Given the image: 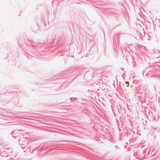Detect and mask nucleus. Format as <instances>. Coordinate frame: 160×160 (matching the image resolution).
<instances>
[{
    "instance_id": "f257e3e1",
    "label": "nucleus",
    "mask_w": 160,
    "mask_h": 160,
    "mask_svg": "<svg viewBox=\"0 0 160 160\" xmlns=\"http://www.w3.org/2000/svg\"><path fill=\"white\" fill-rule=\"evenodd\" d=\"M19 144L25 152H30V147L26 138L22 137L19 140Z\"/></svg>"
},
{
    "instance_id": "f03ea898",
    "label": "nucleus",
    "mask_w": 160,
    "mask_h": 160,
    "mask_svg": "<svg viewBox=\"0 0 160 160\" xmlns=\"http://www.w3.org/2000/svg\"><path fill=\"white\" fill-rule=\"evenodd\" d=\"M21 132V131L20 130H14L12 132L11 134L13 138H16L18 137H20L22 135V134Z\"/></svg>"
},
{
    "instance_id": "7ed1b4c3",
    "label": "nucleus",
    "mask_w": 160,
    "mask_h": 160,
    "mask_svg": "<svg viewBox=\"0 0 160 160\" xmlns=\"http://www.w3.org/2000/svg\"><path fill=\"white\" fill-rule=\"evenodd\" d=\"M150 71L148 70L147 69H146L144 71L142 72V74L143 76H146L147 78L151 77V76H149V73Z\"/></svg>"
},
{
    "instance_id": "20e7f679",
    "label": "nucleus",
    "mask_w": 160,
    "mask_h": 160,
    "mask_svg": "<svg viewBox=\"0 0 160 160\" xmlns=\"http://www.w3.org/2000/svg\"><path fill=\"white\" fill-rule=\"evenodd\" d=\"M129 48L128 46H126L122 50V53L124 54V52L125 53L127 54L128 53H129Z\"/></svg>"
},
{
    "instance_id": "39448f33",
    "label": "nucleus",
    "mask_w": 160,
    "mask_h": 160,
    "mask_svg": "<svg viewBox=\"0 0 160 160\" xmlns=\"http://www.w3.org/2000/svg\"><path fill=\"white\" fill-rule=\"evenodd\" d=\"M154 129H155V130H156V128H154Z\"/></svg>"
},
{
    "instance_id": "423d86ee",
    "label": "nucleus",
    "mask_w": 160,
    "mask_h": 160,
    "mask_svg": "<svg viewBox=\"0 0 160 160\" xmlns=\"http://www.w3.org/2000/svg\"><path fill=\"white\" fill-rule=\"evenodd\" d=\"M33 151H34V149L33 150L32 152H33ZM32 153H33V152H32Z\"/></svg>"
}]
</instances>
